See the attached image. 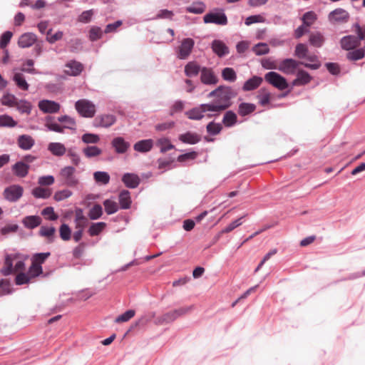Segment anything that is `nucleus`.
Masks as SVG:
<instances>
[{"instance_id": "nucleus-1", "label": "nucleus", "mask_w": 365, "mask_h": 365, "mask_svg": "<svg viewBox=\"0 0 365 365\" xmlns=\"http://www.w3.org/2000/svg\"><path fill=\"white\" fill-rule=\"evenodd\" d=\"M236 96L234 91L227 86H219L208 94V98H216L215 102L207 106L212 113H207L208 118L217 116L231 106V99Z\"/></svg>"}, {"instance_id": "nucleus-2", "label": "nucleus", "mask_w": 365, "mask_h": 365, "mask_svg": "<svg viewBox=\"0 0 365 365\" xmlns=\"http://www.w3.org/2000/svg\"><path fill=\"white\" fill-rule=\"evenodd\" d=\"M27 257L19 253L8 254L5 256L4 264L0 272L4 276H8L16 272H24L25 269L24 261Z\"/></svg>"}, {"instance_id": "nucleus-3", "label": "nucleus", "mask_w": 365, "mask_h": 365, "mask_svg": "<svg viewBox=\"0 0 365 365\" xmlns=\"http://www.w3.org/2000/svg\"><path fill=\"white\" fill-rule=\"evenodd\" d=\"M193 309V306L180 307L177 309L167 312L162 316L158 317L155 320V324L157 325H162L164 324L170 323L178 317L186 314Z\"/></svg>"}, {"instance_id": "nucleus-4", "label": "nucleus", "mask_w": 365, "mask_h": 365, "mask_svg": "<svg viewBox=\"0 0 365 365\" xmlns=\"http://www.w3.org/2000/svg\"><path fill=\"white\" fill-rule=\"evenodd\" d=\"M51 256V252L36 253L31 257V264L29 267L30 274L39 276L43 273L41 264Z\"/></svg>"}, {"instance_id": "nucleus-5", "label": "nucleus", "mask_w": 365, "mask_h": 365, "mask_svg": "<svg viewBox=\"0 0 365 365\" xmlns=\"http://www.w3.org/2000/svg\"><path fill=\"white\" fill-rule=\"evenodd\" d=\"M75 108L79 115L83 118H91L96 113L95 104L87 99L77 101L75 103Z\"/></svg>"}, {"instance_id": "nucleus-6", "label": "nucleus", "mask_w": 365, "mask_h": 365, "mask_svg": "<svg viewBox=\"0 0 365 365\" xmlns=\"http://www.w3.org/2000/svg\"><path fill=\"white\" fill-rule=\"evenodd\" d=\"M76 169L72 166H66L59 173V177L63 184L70 187H76L79 185V180L75 175Z\"/></svg>"}, {"instance_id": "nucleus-7", "label": "nucleus", "mask_w": 365, "mask_h": 365, "mask_svg": "<svg viewBox=\"0 0 365 365\" xmlns=\"http://www.w3.org/2000/svg\"><path fill=\"white\" fill-rule=\"evenodd\" d=\"M264 80L280 91L287 88L289 86L286 78L274 71L267 73L264 75Z\"/></svg>"}, {"instance_id": "nucleus-8", "label": "nucleus", "mask_w": 365, "mask_h": 365, "mask_svg": "<svg viewBox=\"0 0 365 365\" xmlns=\"http://www.w3.org/2000/svg\"><path fill=\"white\" fill-rule=\"evenodd\" d=\"M24 189L19 185H13L6 188L4 191V197L10 202H16L23 195Z\"/></svg>"}, {"instance_id": "nucleus-9", "label": "nucleus", "mask_w": 365, "mask_h": 365, "mask_svg": "<svg viewBox=\"0 0 365 365\" xmlns=\"http://www.w3.org/2000/svg\"><path fill=\"white\" fill-rule=\"evenodd\" d=\"M349 19V14L341 8L336 9L329 14V20L332 24L346 23Z\"/></svg>"}, {"instance_id": "nucleus-10", "label": "nucleus", "mask_w": 365, "mask_h": 365, "mask_svg": "<svg viewBox=\"0 0 365 365\" xmlns=\"http://www.w3.org/2000/svg\"><path fill=\"white\" fill-rule=\"evenodd\" d=\"M361 39L359 36H344L341 41L340 44L341 47L346 51L354 50L356 48L359 47L361 45Z\"/></svg>"}, {"instance_id": "nucleus-11", "label": "nucleus", "mask_w": 365, "mask_h": 365, "mask_svg": "<svg viewBox=\"0 0 365 365\" xmlns=\"http://www.w3.org/2000/svg\"><path fill=\"white\" fill-rule=\"evenodd\" d=\"M203 21L205 24H215L217 25H226L227 24V18L226 15L222 13H208L203 17Z\"/></svg>"}, {"instance_id": "nucleus-12", "label": "nucleus", "mask_w": 365, "mask_h": 365, "mask_svg": "<svg viewBox=\"0 0 365 365\" xmlns=\"http://www.w3.org/2000/svg\"><path fill=\"white\" fill-rule=\"evenodd\" d=\"M210 106L209 103L201 104L200 106L194 108L186 113L188 118L192 120H200L204 117V113H212L207 106Z\"/></svg>"}, {"instance_id": "nucleus-13", "label": "nucleus", "mask_w": 365, "mask_h": 365, "mask_svg": "<svg viewBox=\"0 0 365 365\" xmlns=\"http://www.w3.org/2000/svg\"><path fill=\"white\" fill-rule=\"evenodd\" d=\"M195 42L192 38H187L182 41L180 46L178 48V56L180 59L187 58L190 54Z\"/></svg>"}, {"instance_id": "nucleus-14", "label": "nucleus", "mask_w": 365, "mask_h": 365, "mask_svg": "<svg viewBox=\"0 0 365 365\" xmlns=\"http://www.w3.org/2000/svg\"><path fill=\"white\" fill-rule=\"evenodd\" d=\"M301 62L292 58L283 60L279 65L278 69L286 74H293Z\"/></svg>"}, {"instance_id": "nucleus-15", "label": "nucleus", "mask_w": 365, "mask_h": 365, "mask_svg": "<svg viewBox=\"0 0 365 365\" xmlns=\"http://www.w3.org/2000/svg\"><path fill=\"white\" fill-rule=\"evenodd\" d=\"M83 70V65L75 60H71L65 64L64 73L71 76H79Z\"/></svg>"}, {"instance_id": "nucleus-16", "label": "nucleus", "mask_w": 365, "mask_h": 365, "mask_svg": "<svg viewBox=\"0 0 365 365\" xmlns=\"http://www.w3.org/2000/svg\"><path fill=\"white\" fill-rule=\"evenodd\" d=\"M116 121V118L113 115L104 114L98 115L93 120L95 127L108 128L113 125Z\"/></svg>"}, {"instance_id": "nucleus-17", "label": "nucleus", "mask_w": 365, "mask_h": 365, "mask_svg": "<svg viewBox=\"0 0 365 365\" xmlns=\"http://www.w3.org/2000/svg\"><path fill=\"white\" fill-rule=\"evenodd\" d=\"M39 109L46 113H56L60 110V104L49 100H42L38 102Z\"/></svg>"}, {"instance_id": "nucleus-18", "label": "nucleus", "mask_w": 365, "mask_h": 365, "mask_svg": "<svg viewBox=\"0 0 365 365\" xmlns=\"http://www.w3.org/2000/svg\"><path fill=\"white\" fill-rule=\"evenodd\" d=\"M201 82L206 85H215L218 78L211 68H202L200 76Z\"/></svg>"}, {"instance_id": "nucleus-19", "label": "nucleus", "mask_w": 365, "mask_h": 365, "mask_svg": "<svg viewBox=\"0 0 365 365\" xmlns=\"http://www.w3.org/2000/svg\"><path fill=\"white\" fill-rule=\"evenodd\" d=\"M29 168V165L23 161L16 163L11 168L14 174L21 178H25L28 175Z\"/></svg>"}, {"instance_id": "nucleus-20", "label": "nucleus", "mask_w": 365, "mask_h": 365, "mask_svg": "<svg viewBox=\"0 0 365 365\" xmlns=\"http://www.w3.org/2000/svg\"><path fill=\"white\" fill-rule=\"evenodd\" d=\"M36 41V36L32 33H25L22 34L18 41V45L21 48H28L31 46Z\"/></svg>"}, {"instance_id": "nucleus-21", "label": "nucleus", "mask_w": 365, "mask_h": 365, "mask_svg": "<svg viewBox=\"0 0 365 365\" xmlns=\"http://www.w3.org/2000/svg\"><path fill=\"white\" fill-rule=\"evenodd\" d=\"M38 235L44 237L47 243H52L55 240L56 228L54 227L41 226Z\"/></svg>"}, {"instance_id": "nucleus-22", "label": "nucleus", "mask_w": 365, "mask_h": 365, "mask_svg": "<svg viewBox=\"0 0 365 365\" xmlns=\"http://www.w3.org/2000/svg\"><path fill=\"white\" fill-rule=\"evenodd\" d=\"M42 222L41 217L38 215H29L23 218L22 224L27 229H34L38 227Z\"/></svg>"}, {"instance_id": "nucleus-23", "label": "nucleus", "mask_w": 365, "mask_h": 365, "mask_svg": "<svg viewBox=\"0 0 365 365\" xmlns=\"http://www.w3.org/2000/svg\"><path fill=\"white\" fill-rule=\"evenodd\" d=\"M212 48L219 57H222L229 53L228 47L220 40H214L212 43Z\"/></svg>"}, {"instance_id": "nucleus-24", "label": "nucleus", "mask_w": 365, "mask_h": 365, "mask_svg": "<svg viewBox=\"0 0 365 365\" xmlns=\"http://www.w3.org/2000/svg\"><path fill=\"white\" fill-rule=\"evenodd\" d=\"M115 150L118 153H124L130 147L129 143L126 142L123 138H115L111 143Z\"/></svg>"}, {"instance_id": "nucleus-25", "label": "nucleus", "mask_w": 365, "mask_h": 365, "mask_svg": "<svg viewBox=\"0 0 365 365\" xmlns=\"http://www.w3.org/2000/svg\"><path fill=\"white\" fill-rule=\"evenodd\" d=\"M178 139L183 143L196 144L201 140V136L196 133L187 132L179 135Z\"/></svg>"}, {"instance_id": "nucleus-26", "label": "nucleus", "mask_w": 365, "mask_h": 365, "mask_svg": "<svg viewBox=\"0 0 365 365\" xmlns=\"http://www.w3.org/2000/svg\"><path fill=\"white\" fill-rule=\"evenodd\" d=\"M122 181L126 187L129 188H135L140 183V178L135 174L125 173L122 178Z\"/></svg>"}, {"instance_id": "nucleus-27", "label": "nucleus", "mask_w": 365, "mask_h": 365, "mask_svg": "<svg viewBox=\"0 0 365 365\" xmlns=\"http://www.w3.org/2000/svg\"><path fill=\"white\" fill-rule=\"evenodd\" d=\"M18 145L20 148L27 150H30L34 145V138L29 135H19L17 140Z\"/></svg>"}, {"instance_id": "nucleus-28", "label": "nucleus", "mask_w": 365, "mask_h": 365, "mask_svg": "<svg viewBox=\"0 0 365 365\" xmlns=\"http://www.w3.org/2000/svg\"><path fill=\"white\" fill-rule=\"evenodd\" d=\"M312 80L311 76L304 70H299L297 78L292 82L294 86H302L309 83Z\"/></svg>"}, {"instance_id": "nucleus-29", "label": "nucleus", "mask_w": 365, "mask_h": 365, "mask_svg": "<svg viewBox=\"0 0 365 365\" xmlns=\"http://www.w3.org/2000/svg\"><path fill=\"white\" fill-rule=\"evenodd\" d=\"M262 78L255 76L248 79L243 85L242 89L245 91H253L257 88L262 83Z\"/></svg>"}, {"instance_id": "nucleus-30", "label": "nucleus", "mask_w": 365, "mask_h": 365, "mask_svg": "<svg viewBox=\"0 0 365 365\" xmlns=\"http://www.w3.org/2000/svg\"><path fill=\"white\" fill-rule=\"evenodd\" d=\"M48 150L57 157L63 156L67 151L65 145L61 143H50L48 145Z\"/></svg>"}, {"instance_id": "nucleus-31", "label": "nucleus", "mask_w": 365, "mask_h": 365, "mask_svg": "<svg viewBox=\"0 0 365 365\" xmlns=\"http://www.w3.org/2000/svg\"><path fill=\"white\" fill-rule=\"evenodd\" d=\"M153 146V141L151 139L142 140L137 142L133 148L135 150L140 153H145L150 151Z\"/></svg>"}, {"instance_id": "nucleus-32", "label": "nucleus", "mask_w": 365, "mask_h": 365, "mask_svg": "<svg viewBox=\"0 0 365 365\" xmlns=\"http://www.w3.org/2000/svg\"><path fill=\"white\" fill-rule=\"evenodd\" d=\"M325 38L320 32L311 33L309 38V43L317 48H320L324 43Z\"/></svg>"}, {"instance_id": "nucleus-33", "label": "nucleus", "mask_w": 365, "mask_h": 365, "mask_svg": "<svg viewBox=\"0 0 365 365\" xmlns=\"http://www.w3.org/2000/svg\"><path fill=\"white\" fill-rule=\"evenodd\" d=\"M31 194L36 198L47 199L51 195V190L49 188L39 186L34 188L31 191Z\"/></svg>"}, {"instance_id": "nucleus-34", "label": "nucleus", "mask_w": 365, "mask_h": 365, "mask_svg": "<svg viewBox=\"0 0 365 365\" xmlns=\"http://www.w3.org/2000/svg\"><path fill=\"white\" fill-rule=\"evenodd\" d=\"M13 81L17 87L22 91H28L29 88V83L26 82L25 77L21 73H15L13 76Z\"/></svg>"}, {"instance_id": "nucleus-35", "label": "nucleus", "mask_w": 365, "mask_h": 365, "mask_svg": "<svg viewBox=\"0 0 365 365\" xmlns=\"http://www.w3.org/2000/svg\"><path fill=\"white\" fill-rule=\"evenodd\" d=\"M237 122V116L232 110L227 111L222 118V123L225 127H232Z\"/></svg>"}, {"instance_id": "nucleus-36", "label": "nucleus", "mask_w": 365, "mask_h": 365, "mask_svg": "<svg viewBox=\"0 0 365 365\" xmlns=\"http://www.w3.org/2000/svg\"><path fill=\"white\" fill-rule=\"evenodd\" d=\"M256 109V106L253 103H242L238 107V113L241 116H246L253 113Z\"/></svg>"}, {"instance_id": "nucleus-37", "label": "nucleus", "mask_w": 365, "mask_h": 365, "mask_svg": "<svg viewBox=\"0 0 365 365\" xmlns=\"http://www.w3.org/2000/svg\"><path fill=\"white\" fill-rule=\"evenodd\" d=\"M257 98L259 100V103L265 106L270 102L271 93L267 88H262L259 91Z\"/></svg>"}, {"instance_id": "nucleus-38", "label": "nucleus", "mask_w": 365, "mask_h": 365, "mask_svg": "<svg viewBox=\"0 0 365 365\" xmlns=\"http://www.w3.org/2000/svg\"><path fill=\"white\" fill-rule=\"evenodd\" d=\"M119 202L122 209H128L130 207L131 200L129 191L123 190L120 192Z\"/></svg>"}, {"instance_id": "nucleus-39", "label": "nucleus", "mask_w": 365, "mask_h": 365, "mask_svg": "<svg viewBox=\"0 0 365 365\" xmlns=\"http://www.w3.org/2000/svg\"><path fill=\"white\" fill-rule=\"evenodd\" d=\"M201 71L200 66L196 62H189L185 67V73L187 76H195Z\"/></svg>"}, {"instance_id": "nucleus-40", "label": "nucleus", "mask_w": 365, "mask_h": 365, "mask_svg": "<svg viewBox=\"0 0 365 365\" xmlns=\"http://www.w3.org/2000/svg\"><path fill=\"white\" fill-rule=\"evenodd\" d=\"M37 276H33L30 274L29 270L27 273L25 272H19L15 279V282L17 285H21L24 284H28L31 282V280Z\"/></svg>"}, {"instance_id": "nucleus-41", "label": "nucleus", "mask_w": 365, "mask_h": 365, "mask_svg": "<svg viewBox=\"0 0 365 365\" xmlns=\"http://www.w3.org/2000/svg\"><path fill=\"white\" fill-rule=\"evenodd\" d=\"M304 58H306L307 61L312 63H308L301 62V64L304 65L306 68L316 70V69L319 68V67L321 66V63L319 61L318 57L316 55H309V56L307 55V56Z\"/></svg>"}, {"instance_id": "nucleus-42", "label": "nucleus", "mask_w": 365, "mask_h": 365, "mask_svg": "<svg viewBox=\"0 0 365 365\" xmlns=\"http://www.w3.org/2000/svg\"><path fill=\"white\" fill-rule=\"evenodd\" d=\"M16 108L21 113L29 115L31 111L32 105L27 101L19 100L16 103Z\"/></svg>"}, {"instance_id": "nucleus-43", "label": "nucleus", "mask_w": 365, "mask_h": 365, "mask_svg": "<svg viewBox=\"0 0 365 365\" xmlns=\"http://www.w3.org/2000/svg\"><path fill=\"white\" fill-rule=\"evenodd\" d=\"M93 178L96 183L107 185L110 181V175L106 172L96 171L93 173Z\"/></svg>"}, {"instance_id": "nucleus-44", "label": "nucleus", "mask_w": 365, "mask_h": 365, "mask_svg": "<svg viewBox=\"0 0 365 365\" xmlns=\"http://www.w3.org/2000/svg\"><path fill=\"white\" fill-rule=\"evenodd\" d=\"M106 227V224L103 222L92 223L88 232L91 236H96L99 235Z\"/></svg>"}, {"instance_id": "nucleus-45", "label": "nucleus", "mask_w": 365, "mask_h": 365, "mask_svg": "<svg viewBox=\"0 0 365 365\" xmlns=\"http://www.w3.org/2000/svg\"><path fill=\"white\" fill-rule=\"evenodd\" d=\"M82 152L84 155L88 158L98 156L102 153L101 149L94 145L84 148Z\"/></svg>"}, {"instance_id": "nucleus-46", "label": "nucleus", "mask_w": 365, "mask_h": 365, "mask_svg": "<svg viewBox=\"0 0 365 365\" xmlns=\"http://www.w3.org/2000/svg\"><path fill=\"white\" fill-rule=\"evenodd\" d=\"M156 145L160 148V152L165 153L174 148L170 140L167 138H159L156 142Z\"/></svg>"}, {"instance_id": "nucleus-47", "label": "nucleus", "mask_w": 365, "mask_h": 365, "mask_svg": "<svg viewBox=\"0 0 365 365\" xmlns=\"http://www.w3.org/2000/svg\"><path fill=\"white\" fill-rule=\"evenodd\" d=\"M103 215V208L99 204H96L88 212V217L91 220L99 219Z\"/></svg>"}, {"instance_id": "nucleus-48", "label": "nucleus", "mask_w": 365, "mask_h": 365, "mask_svg": "<svg viewBox=\"0 0 365 365\" xmlns=\"http://www.w3.org/2000/svg\"><path fill=\"white\" fill-rule=\"evenodd\" d=\"M17 125V122L15 121L12 117L8 115H0V127H9L14 128Z\"/></svg>"}, {"instance_id": "nucleus-49", "label": "nucleus", "mask_w": 365, "mask_h": 365, "mask_svg": "<svg viewBox=\"0 0 365 365\" xmlns=\"http://www.w3.org/2000/svg\"><path fill=\"white\" fill-rule=\"evenodd\" d=\"M59 235L63 241H68L71 240V230L67 224H62L60 226Z\"/></svg>"}, {"instance_id": "nucleus-50", "label": "nucleus", "mask_w": 365, "mask_h": 365, "mask_svg": "<svg viewBox=\"0 0 365 365\" xmlns=\"http://www.w3.org/2000/svg\"><path fill=\"white\" fill-rule=\"evenodd\" d=\"M205 10V5L202 2H195L186 8V11L192 14H202Z\"/></svg>"}, {"instance_id": "nucleus-51", "label": "nucleus", "mask_w": 365, "mask_h": 365, "mask_svg": "<svg viewBox=\"0 0 365 365\" xmlns=\"http://www.w3.org/2000/svg\"><path fill=\"white\" fill-rule=\"evenodd\" d=\"M103 205L108 215L115 213L118 210V205L115 201L106 200L103 202Z\"/></svg>"}, {"instance_id": "nucleus-52", "label": "nucleus", "mask_w": 365, "mask_h": 365, "mask_svg": "<svg viewBox=\"0 0 365 365\" xmlns=\"http://www.w3.org/2000/svg\"><path fill=\"white\" fill-rule=\"evenodd\" d=\"M365 56V52L363 48L356 49L352 51H349L346 54L347 59L350 61H357L362 59Z\"/></svg>"}, {"instance_id": "nucleus-53", "label": "nucleus", "mask_w": 365, "mask_h": 365, "mask_svg": "<svg viewBox=\"0 0 365 365\" xmlns=\"http://www.w3.org/2000/svg\"><path fill=\"white\" fill-rule=\"evenodd\" d=\"M46 126L48 128L49 130L57 132V133H63L64 128L62 125L58 124L57 123L53 121L52 118L49 117L46 120Z\"/></svg>"}, {"instance_id": "nucleus-54", "label": "nucleus", "mask_w": 365, "mask_h": 365, "mask_svg": "<svg viewBox=\"0 0 365 365\" xmlns=\"http://www.w3.org/2000/svg\"><path fill=\"white\" fill-rule=\"evenodd\" d=\"M317 20V15L314 11L306 12L302 16L303 24L307 27L312 26Z\"/></svg>"}, {"instance_id": "nucleus-55", "label": "nucleus", "mask_w": 365, "mask_h": 365, "mask_svg": "<svg viewBox=\"0 0 365 365\" xmlns=\"http://www.w3.org/2000/svg\"><path fill=\"white\" fill-rule=\"evenodd\" d=\"M308 53V47L304 43H298L295 47L294 55L299 58H304Z\"/></svg>"}, {"instance_id": "nucleus-56", "label": "nucleus", "mask_w": 365, "mask_h": 365, "mask_svg": "<svg viewBox=\"0 0 365 365\" xmlns=\"http://www.w3.org/2000/svg\"><path fill=\"white\" fill-rule=\"evenodd\" d=\"M82 141L86 144H96L100 140V137L97 134L85 133L81 137Z\"/></svg>"}, {"instance_id": "nucleus-57", "label": "nucleus", "mask_w": 365, "mask_h": 365, "mask_svg": "<svg viewBox=\"0 0 365 365\" xmlns=\"http://www.w3.org/2000/svg\"><path fill=\"white\" fill-rule=\"evenodd\" d=\"M58 121L63 123V126L64 128L73 129L76 125V122L74 119L68 115L58 117Z\"/></svg>"}, {"instance_id": "nucleus-58", "label": "nucleus", "mask_w": 365, "mask_h": 365, "mask_svg": "<svg viewBox=\"0 0 365 365\" xmlns=\"http://www.w3.org/2000/svg\"><path fill=\"white\" fill-rule=\"evenodd\" d=\"M222 76L225 81L234 82L236 78V73L232 68H225L222 70Z\"/></svg>"}, {"instance_id": "nucleus-59", "label": "nucleus", "mask_w": 365, "mask_h": 365, "mask_svg": "<svg viewBox=\"0 0 365 365\" xmlns=\"http://www.w3.org/2000/svg\"><path fill=\"white\" fill-rule=\"evenodd\" d=\"M206 129L208 133L212 135H215L221 132L222 126L220 123L210 122L207 125Z\"/></svg>"}, {"instance_id": "nucleus-60", "label": "nucleus", "mask_w": 365, "mask_h": 365, "mask_svg": "<svg viewBox=\"0 0 365 365\" xmlns=\"http://www.w3.org/2000/svg\"><path fill=\"white\" fill-rule=\"evenodd\" d=\"M66 153H67V156L70 158L71 162L73 165L78 166L80 164V156L73 148L67 149Z\"/></svg>"}, {"instance_id": "nucleus-61", "label": "nucleus", "mask_w": 365, "mask_h": 365, "mask_svg": "<svg viewBox=\"0 0 365 365\" xmlns=\"http://www.w3.org/2000/svg\"><path fill=\"white\" fill-rule=\"evenodd\" d=\"M135 312L133 309H129L122 314L121 315L118 316L115 322L117 323H121V322H125L129 321L130 319H132L135 316Z\"/></svg>"}, {"instance_id": "nucleus-62", "label": "nucleus", "mask_w": 365, "mask_h": 365, "mask_svg": "<svg viewBox=\"0 0 365 365\" xmlns=\"http://www.w3.org/2000/svg\"><path fill=\"white\" fill-rule=\"evenodd\" d=\"M41 215H43L47 220H56L58 217V215H56L54 212L53 207H47L44 208L41 211Z\"/></svg>"}, {"instance_id": "nucleus-63", "label": "nucleus", "mask_w": 365, "mask_h": 365, "mask_svg": "<svg viewBox=\"0 0 365 365\" xmlns=\"http://www.w3.org/2000/svg\"><path fill=\"white\" fill-rule=\"evenodd\" d=\"M72 195V192L68 189H64L62 190H59L56 192L54 194L53 198L56 201H61L65 199L68 198Z\"/></svg>"}, {"instance_id": "nucleus-64", "label": "nucleus", "mask_w": 365, "mask_h": 365, "mask_svg": "<svg viewBox=\"0 0 365 365\" xmlns=\"http://www.w3.org/2000/svg\"><path fill=\"white\" fill-rule=\"evenodd\" d=\"M253 51L256 55L260 56L268 53L269 51V48L267 44L264 43H259L253 48Z\"/></svg>"}]
</instances>
